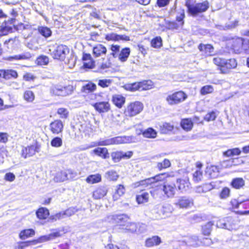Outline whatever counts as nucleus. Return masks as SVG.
Here are the masks:
<instances>
[{
    "label": "nucleus",
    "mask_w": 249,
    "mask_h": 249,
    "mask_svg": "<svg viewBox=\"0 0 249 249\" xmlns=\"http://www.w3.org/2000/svg\"><path fill=\"white\" fill-rule=\"evenodd\" d=\"M176 182L178 185L177 186V189H178L182 192L186 191L189 189L191 184L189 178L187 176L177 178Z\"/></svg>",
    "instance_id": "aec40b11"
},
{
    "label": "nucleus",
    "mask_w": 249,
    "mask_h": 249,
    "mask_svg": "<svg viewBox=\"0 0 249 249\" xmlns=\"http://www.w3.org/2000/svg\"><path fill=\"white\" fill-rule=\"evenodd\" d=\"M83 61V68L92 69L95 67V61L89 53H83L81 58Z\"/></svg>",
    "instance_id": "f3484780"
},
{
    "label": "nucleus",
    "mask_w": 249,
    "mask_h": 249,
    "mask_svg": "<svg viewBox=\"0 0 249 249\" xmlns=\"http://www.w3.org/2000/svg\"><path fill=\"white\" fill-rule=\"evenodd\" d=\"M193 180L196 183H198L202 180L203 178V173L202 170H196L192 175Z\"/></svg>",
    "instance_id": "3c124183"
},
{
    "label": "nucleus",
    "mask_w": 249,
    "mask_h": 249,
    "mask_svg": "<svg viewBox=\"0 0 249 249\" xmlns=\"http://www.w3.org/2000/svg\"><path fill=\"white\" fill-rule=\"evenodd\" d=\"M230 189L227 187H225L222 188L219 193V196L222 199H226L230 196Z\"/></svg>",
    "instance_id": "864d4df0"
},
{
    "label": "nucleus",
    "mask_w": 249,
    "mask_h": 249,
    "mask_svg": "<svg viewBox=\"0 0 249 249\" xmlns=\"http://www.w3.org/2000/svg\"><path fill=\"white\" fill-rule=\"evenodd\" d=\"M95 110L100 113L103 114L109 112L111 110V105L109 101H98L91 104Z\"/></svg>",
    "instance_id": "2eb2a0df"
},
{
    "label": "nucleus",
    "mask_w": 249,
    "mask_h": 249,
    "mask_svg": "<svg viewBox=\"0 0 249 249\" xmlns=\"http://www.w3.org/2000/svg\"><path fill=\"white\" fill-rule=\"evenodd\" d=\"M125 191V187L123 185H118L112 196L113 200L114 201H117L124 194Z\"/></svg>",
    "instance_id": "473e14b6"
},
{
    "label": "nucleus",
    "mask_w": 249,
    "mask_h": 249,
    "mask_svg": "<svg viewBox=\"0 0 249 249\" xmlns=\"http://www.w3.org/2000/svg\"><path fill=\"white\" fill-rule=\"evenodd\" d=\"M127 140V137L126 136H117L97 142H93L91 144L87 147V148L98 146L90 151V155L93 156L98 157L102 159H107L109 158V153L108 149L105 147H99L98 146L120 144L126 142Z\"/></svg>",
    "instance_id": "f257e3e1"
},
{
    "label": "nucleus",
    "mask_w": 249,
    "mask_h": 249,
    "mask_svg": "<svg viewBox=\"0 0 249 249\" xmlns=\"http://www.w3.org/2000/svg\"><path fill=\"white\" fill-rule=\"evenodd\" d=\"M165 176L166 178L172 177L168 172L160 173L153 177L146 178L135 182L134 183V188H141V190H144L145 188H150L151 189L150 193L153 197H161V185L156 184L162 181V176Z\"/></svg>",
    "instance_id": "f03ea898"
},
{
    "label": "nucleus",
    "mask_w": 249,
    "mask_h": 249,
    "mask_svg": "<svg viewBox=\"0 0 249 249\" xmlns=\"http://www.w3.org/2000/svg\"><path fill=\"white\" fill-rule=\"evenodd\" d=\"M141 134L143 137L149 139H154L157 136V131L152 127H148L144 130H142Z\"/></svg>",
    "instance_id": "4c0bfd02"
},
{
    "label": "nucleus",
    "mask_w": 249,
    "mask_h": 249,
    "mask_svg": "<svg viewBox=\"0 0 249 249\" xmlns=\"http://www.w3.org/2000/svg\"><path fill=\"white\" fill-rule=\"evenodd\" d=\"M107 53V48L101 44H97L92 48V54L94 57H99L106 55Z\"/></svg>",
    "instance_id": "4be33fe9"
},
{
    "label": "nucleus",
    "mask_w": 249,
    "mask_h": 249,
    "mask_svg": "<svg viewBox=\"0 0 249 249\" xmlns=\"http://www.w3.org/2000/svg\"><path fill=\"white\" fill-rule=\"evenodd\" d=\"M130 54V49L128 47H125L120 51V53L118 54V59L122 62H125Z\"/></svg>",
    "instance_id": "e433bc0d"
},
{
    "label": "nucleus",
    "mask_w": 249,
    "mask_h": 249,
    "mask_svg": "<svg viewBox=\"0 0 249 249\" xmlns=\"http://www.w3.org/2000/svg\"><path fill=\"white\" fill-rule=\"evenodd\" d=\"M175 204L176 206L179 208L187 209L193 205L194 201L191 197L182 196L178 198Z\"/></svg>",
    "instance_id": "dca6fc26"
},
{
    "label": "nucleus",
    "mask_w": 249,
    "mask_h": 249,
    "mask_svg": "<svg viewBox=\"0 0 249 249\" xmlns=\"http://www.w3.org/2000/svg\"><path fill=\"white\" fill-rule=\"evenodd\" d=\"M144 106L139 101H132L127 104L123 110L124 118H132L140 114L143 110Z\"/></svg>",
    "instance_id": "423d86ee"
},
{
    "label": "nucleus",
    "mask_w": 249,
    "mask_h": 249,
    "mask_svg": "<svg viewBox=\"0 0 249 249\" xmlns=\"http://www.w3.org/2000/svg\"><path fill=\"white\" fill-rule=\"evenodd\" d=\"M174 124L170 123L164 122L160 126V131L161 134H169L174 129Z\"/></svg>",
    "instance_id": "f704fd0d"
},
{
    "label": "nucleus",
    "mask_w": 249,
    "mask_h": 249,
    "mask_svg": "<svg viewBox=\"0 0 249 249\" xmlns=\"http://www.w3.org/2000/svg\"><path fill=\"white\" fill-rule=\"evenodd\" d=\"M107 178L110 181H116L119 178L117 172L114 170H109L106 173Z\"/></svg>",
    "instance_id": "bf43d9fd"
},
{
    "label": "nucleus",
    "mask_w": 249,
    "mask_h": 249,
    "mask_svg": "<svg viewBox=\"0 0 249 249\" xmlns=\"http://www.w3.org/2000/svg\"><path fill=\"white\" fill-rule=\"evenodd\" d=\"M151 46L158 48L162 46V39L160 36H156L153 38L151 41Z\"/></svg>",
    "instance_id": "13d9d810"
},
{
    "label": "nucleus",
    "mask_w": 249,
    "mask_h": 249,
    "mask_svg": "<svg viewBox=\"0 0 249 249\" xmlns=\"http://www.w3.org/2000/svg\"><path fill=\"white\" fill-rule=\"evenodd\" d=\"M230 49L236 54L244 53L249 54V39L242 37H236L231 39Z\"/></svg>",
    "instance_id": "39448f33"
},
{
    "label": "nucleus",
    "mask_w": 249,
    "mask_h": 249,
    "mask_svg": "<svg viewBox=\"0 0 249 249\" xmlns=\"http://www.w3.org/2000/svg\"><path fill=\"white\" fill-rule=\"evenodd\" d=\"M71 173V171L69 170L59 172L55 177L56 181L57 182H63L68 179V175Z\"/></svg>",
    "instance_id": "58836bf2"
},
{
    "label": "nucleus",
    "mask_w": 249,
    "mask_h": 249,
    "mask_svg": "<svg viewBox=\"0 0 249 249\" xmlns=\"http://www.w3.org/2000/svg\"><path fill=\"white\" fill-rule=\"evenodd\" d=\"M188 98L187 94L183 90L174 91L168 94L165 99L169 106H175L181 104Z\"/></svg>",
    "instance_id": "9d476101"
},
{
    "label": "nucleus",
    "mask_w": 249,
    "mask_h": 249,
    "mask_svg": "<svg viewBox=\"0 0 249 249\" xmlns=\"http://www.w3.org/2000/svg\"><path fill=\"white\" fill-rule=\"evenodd\" d=\"M162 242L161 238L158 235H154L147 238L145 241V246L150 248L159 246Z\"/></svg>",
    "instance_id": "bb28decb"
},
{
    "label": "nucleus",
    "mask_w": 249,
    "mask_h": 249,
    "mask_svg": "<svg viewBox=\"0 0 249 249\" xmlns=\"http://www.w3.org/2000/svg\"><path fill=\"white\" fill-rule=\"evenodd\" d=\"M75 88L72 85L62 86L57 85L52 89V93L56 96H66L71 94Z\"/></svg>",
    "instance_id": "4468645a"
},
{
    "label": "nucleus",
    "mask_w": 249,
    "mask_h": 249,
    "mask_svg": "<svg viewBox=\"0 0 249 249\" xmlns=\"http://www.w3.org/2000/svg\"><path fill=\"white\" fill-rule=\"evenodd\" d=\"M242 151L238 147L228 149L226 151H224L222 153L223 156L224 157H233L236 156H239L241 154Z\"/></svg>",
    "instance_id": "72a5a7b5"
},
{
    "label": "nucleus",
    "mask_w": 249,
    "mask_h": 249,
    "mask_svg": "<svg viewBox=\"0 0 249 249\" xmlns=\"http://www.w3.org/2000/svg\"><path fill=\"white\" fill-rule=\"evenodd\" d=\"M35 245L33 240L20 241L17 243L15 249H26L27 248Z\"/></svg>",
    "instance_id": "49530a36"
},
{
    "label": "nucleus",
    "mask_w": 249,
    "mask_h": 249,
    "mask_svg": "<svg viewBox=\"0 0 249 249\" xmlns=\"http://www.w3.org/2000/svg\"><path fill=\"white\" fill-rule=\"evenodd\" d=\"M36 234L35 230L33 229H26L21 230L18 234L21 240H25L33 237Z\"/></svg>",
    "instance_id": "7c9ffc66"
},
{
    "label": "nucleus",
    "mask_w": 249,
    "mask_h": 249,
    "mask_svg": "<svg viewBox=\"0 0 249 249\" xmlns=\"http://www.w3.org/2000/svg\"><path fill=\"white\" fill-rule=\"evenodd\" d=\"M180 126L186 132L190 131L193 128L194 123L191 118L181 119Z\"/></svg>",
    "instance_id": "c85d7f7f"
},
{
    "label": "nucleus",
    "mask_w": 249,
    "mask_h": 249,
    "mask_svg": "<svg viewBox=\"0 0 249 249\" xmlns=\"http://www.w3.org/2000/svg\"><path fill=\"white\" fill-rule=\"evenodd\" d=\"M213 62L221 74H229L237 66V60L234 58L228 59L218 56L213 59Z\"/></svg>",
    "instance_id": "20e7f679"
},
{
    "label": "nucleus",
    "mask_w": 249,
    "mask_h": 249,
    "mask_svg": "<svg viewBox=\"0 0 249 249\" xmlns=\"http://www.w3.org/2000/svg\"><path fill=\"white\" fill-rule=\"evenodd\" d=\"M198 49L205 57L211 56L214 54V47L211 44L200 43L198 46Z\"/></svg>",
    "instance_id": "6ab92c4d"
},
{
    "label": "nucleus",
    "mask_w": 249,
    "mask_h": 249,
    "mask_svg": "<svg viewBox=\"0 0 249 249\" xmlns=\"http://www.w3.org/2000/svg\"><path fill=\"white\" fill-rule=\"evenodd\" d=\"M199 92L202 96L212 94L214 92V88L211 85H205L200 88Z\"/></svg>",
    "instance_id": "a18cd8bd"
},
{
    "label": "nucleus",
    "mask_w": 249,
    "mask_h": 249,
    "mask_svg": "<svg viewBox=\"0 0 249 249\" xmlns=\"http://www.w3.org/2000/svg\"><path fill=\"white\" fill-rule=\"evenodd\" d=\"M219 169L218 166L212 165L206 167L205 174L210 178H215L218 176Z\"/></svg>",
    "instance_id": "393cba45"
},
{
    "label": "nucleus",
    "mask_w": 249,
    "mask_h": 249,
    "mask_svg": "<svg viewBox=\"0 0 249 249\" xmlns=\"http://www.w3.org/2000/svg\"><path fill=\"white\" fill-rule=\"evenodd\" d=\"M111 101L113 104L117 108L120 109L124 106L126 99L122 94H116L112 96Z\"/></svg>",
    "instance_id": "412c9836"
},
{
    "label": "nucleus",
    "mask_w": 249,
    "mask_h": 249,
    "mask_svg": "<svg viewBox=\"0 0 249 249\" xmlns=\"http://www.w3.org/2000/svg\"><path fill=\"white\" fill-rule=\"evenodd\" d=\"M149 198L148 192H142L141 194L137 195L136 196V200L138 204H141L148 201Z\"/></svg>",
    "instance_id": "37998d69"
},
{
    "label": "nucleus",
    "mask_w": 249,
    "mask_h": 249,
    "mask_svg": "<svg viewBox=\"0 0 249 249\" xmlns=\"http://www.w3.org/2000/svg\"><path fill=\"white\" fill-rule=\"evenodd\" d=\"M128 90L131 92L140 91V82H135L128 85Z\"/></svg>",
    "instance_id": "0e129e2a"
},
{
    "label": "nucleus",
    "mask_w": 249,
    "mask_h": 249,
    "mask_svg": "<svg viewBox=\"0 0 249 249\" xmlns=\"http://www.w3.org/2000/svg\"><path fill=\"white\" fill-rule=\"evenodd\" d=\"M63 144L62 138L59 137H55L53 138L51 141V145L52 147H60Z\"/></svg>",
    "instance_id": "4d7b16f0"
},
{
    "label": "nucleus",
    "mask_w": 249,
    "mask_h": 249,
    "mask_svg": "<svg viewBox=\"0 0 249 249\" xmlns=\"http://www.w3.org/2000/svg\"><path fill=\"white\" fill-rule=\"evenodd\" d=\"M32 55L31 53L27 52L20 54L10 56L8 57L7 60L9 61L13 60H27L30 59Z\"/></svg>",
    "instance_id": "a19ab883"
},
{
    "label": "nucleus",
    "mask_w": 249,
    "mask_h": 249,
    "mask_svg": "<svg viewBox=\"0 0 249 249\" xmlns=\"http://www.w3.org/2000/svg\"><path fill=\"white\" fill-rule=\"evenodd\" d=\"M16 21V19L10 18L3 22L0 26V37L13 33V29L18 30V25H15Z\"/></svg>",
    "instance_id": "ddd939ff"
},
{
    "label": "nucleus",
    "mask_w": 249,
    "mask_h": 249,
    "mask_svg": "<svg viewBox=\"0 0 249 249\" xmlns=\"http://www.w3.org/2000/svg\"><path fill=\"white\" fill-rule=\"evenodd\" d=\"M245 184V180L242 178H233L231 183L230 185L234 189L239 190L242 188Z\"/></svg>",
    "instance_id": "2f4dec72"
},
{
    "label": "nucleus",
    "mask_w": 249,
    "mask_h": 249,
    "mask_svg": "<svg viewBox=\"0 0 249 249\" xmlns=\"http://www.w3.org/2000/svg\"><path fill=\"white\" fill-rule=\"evenodd\" d=\"M34 241V243L35 245L45 242H47L51 240L49 234L48 235H44L39 236L37 239H33Z\"/></svg>",
    "instance_id": "680f3d73"
},
{
    "label": "nucleus",
    "mask_w": 249,
    "mask_h": 249,
    "mask_svg": "<svg viewBox=\"0 0 249 249\" xmlns=\"http://www.w3.org/2000/svg\"><path fill=\"white\" fill-rule=\"evenodd\" d=\"M54 231L49 234L51 240H53L56 238L60 237L68 232L65 227L60 229H55Z\"/></svg>",
    "instance_id": "c9c22d12"
},
{
    "label": "nucleus",
    "mask_w": 249,
    "mask_h": 249,
    "mask_svg": "<svg viewBox=\"0 0 249 249\" xmlns=\"http://www.w3.org/2000/svg\"><path fill=\"white\" fill-rule=\"evenodd\" d=\"M38 32L45 38L49 37L51 36L52 32L51 30L45 26H41L38 28Z\"/></svg>",
    "instance_id": "8fccbe9b"
},
{
    "label": "nucleus",
    "mask_w": 249,
    "mask_h": 249,
    "mask_svg": "<svg viewBox=\"0 0 249 249\" xmlns=\"http://www.w3.org/2000/svg\"><path fill=\"white\" fill-rule=\"evenodd\" d=\"M36 215L39 220H45L49 217L50 212L47 208L40 207L36 210Z\"/></svg>",
    "instance_id": "cd10ccee"
},
{
    "label": "nucleus",
    "mask_w": 249,
    "mask_h": 249,
    "mask_svg": "<svg viewBox=\"0 0 249 249\" xmlns=\"http://www.w3.org/2000/svg\"><path fill=\"white\" fill-rule=\"evenodd\" d=\"M23 98L27 102L32 103L35 99V95L32 90H26L23 93Z\"/></svg>",
    "instance_id": "c03bdc74"
},
{
    "label": "nucleus",
    "mask_w": 249,
    "mask_h": 249,
    "mask_svg": "<svg viewBox=\"0 0 249 249\" xmlns=\"http://www.w3.org/2000/svg\"><path fill=\"white\" fill-rule=\"evenodd\" d=\"M107 193V188L104 186H99L92 192V197L94 199H100L106 196Z\"/></svg>",
    "instance_id": "5701e85b"
},
{
    "label": "nucleus",
    "mask_w": 249,
    "mask_h": 249,
    "mask_svg": "<svg viewBox=\"0 0 249 249\" xmlns=\"http://www.w3.org/2000/svg\"><path fill=\"white\" fill-rule=\"evenodd\" d=\"M171 165V162L169 160L164 159L161 162H159L157 163V168L159 171L167 169Z\"/></svg>",
    "instance_id": "09e8293b"
},
{
    "label": "nucleus",
    "mask_w": 249,
    "mask_h": 249,
    "mask_svg": "<svg viewBox=\"0 0 249 249\" xmlns=\"http://www.w3.org/2000/svg\"><path fill=\"white\" fill-rule=\"evenodd\" d=\"M162 178V184H160L161 185V196L162 195L164 197L170 198H173L176 194L177 187L174 181H168L167 178L165 176ZM159 184V183L158 184Z\"/></svg>",
    "instance_id": "6e6552de"
},
{
    "label": "nucleus",
    "mask_w": 249,
    "mask_h": 249,
    "mask_svg": "<svg viewBox=\"0 0 249 249\" xmlns=\"http://www.w3.org/2000/svg\"><path fill=\"white\" fill-rule=\"evenodd\" d=\"M36 153L35 147L34 145H31L23 147L21 151V156L24 159L33 156Z\"/></svg>",
    "instance_id": "c756f323"
},
{
    "label": "nucleus",
    "mask_w": 249,
    "mask_h": 249,
    "mask_svg": "<svg viewBox=\"0 0 249 249\" xmlns=\"http://www.w3.org/2000/svg\"><path fill=\"white\" fill-rule=\"evenodd\" d=\"M185 10L182 8L176 16L175 20H168L166 22V29L174 31L182 28L185 24Z\"/></svg>",
    "instance_id": "1a4fd4ad"
},
{
    "label": "nucleus",
    "mask_w": 249,
    "mask_h": 249,
    "mask_svg": "<svg viewBox=\"0 0 249 249\" xmlns=\"http://www.w3.org/2000/svg\"><path fill=\"white\" fill-rule=\"evenodd\" d=\"M102 180V176L100 174L90 175L88 176L86 181L89 184H95L101 182Z\"/></svg>",
    "instance_id": "ea45409f"
},
{
    "label": "nucleus",
    "mask_w": 249,
    "mask_h": 249,
    "mask_svg": "<svg viewBox=\"0 0 249 249\" xmlns=\"http://www.w3.org/2000/svg\"><path fill=\"white\" fill-rule=\"evenodd\" d=\"M96 89L97 86L95 84L91 82H89L82 86L81 91L84 92H86L87 91L91 92L95 91Z\"/></svg>",
    "instance_id": "de8ad7c7"
},
{
    "label": "nucleus",
    "mask_w": 249,
    "mask_h": 249,
    "mask_svg": "<svg viewBox=\"0 0 249 249\" xmlns=\"http://www.w3.org/2000/svg\"><path fill=\"white\" fill-rule=\"evenodd\" d=\"M18 73L15 70L12 69L0 70V77L6 80H9L11 78L16 79L18 78Z\"/></svg>",
    "instance_id": "b1692460"
},
{
    "label": "nucleus",
    "mask_w": 249,
    "mask_h": 249,
    "mask_svg": "<svg viewBox=\"0 0 249 249\" xmlns=\"http://www.w3.org/2000/svg\"><path fill=\"white\" fill-rule=\"evenodd\" d=\"M193 0H186L185 5L187 8V12L192 16H196L206 12L209 8V2L205 0L195 5L193 4Z\"/></svg>",
    "instance_id": "0eeeda50"
},
{
    "label": "nucleus",
    "mask_w": 249,
    "mask_h": 249,
    "mask_svg": "<svg viewBox=\"0 0 249 249\" xmlns=\"http://www.w3.org/2000/svg\"><path fill=\"white\" fill-rule=\"evenodd\" d=\"M213 225V222L208 221L201 226V234L204 236L201 241L203 245L208 246L213 244L210 236L211 234Z\"/></svg>",
    "instance_id": "9b49d317"
},
{
    "label": "nucleus",
    "mask_w": 249,
    "mask_h": 249,
    "mask_svg": "<svg viewBox=\"0 0 249 249\" xmlns=\"http://www.w3.org/2000/svg\"><path fill=\"white\" fill-rule=\"evenodd\" d=\"M112 160L114 162H118L122 160L121 159V151H116L111 153V154Z\"/></svg>",
    "instance_id": "e2e57ef3"
},
{
    "label": "nucleus",
    "mask_w": 249,
    "mask_h": 249,
    "mask_svg": "<svg viewBox=\"0 0 249 249\" xmlns=\"http://www.w3.org/2000/svg\"><path fill=\"white\" fill-rule=\"evenodd\" d=\"M231 208L232 210L238 209L241 205H244V201L239 202L236 199H232L230 202Z\"/></svg>",
    "instance_id": "69168bd1"
},
{
    "label": "nucleus",
    "mask_w": 249,
    "mask_h": 249,
    "mask_svg": "<svg viewBox=\"0 0 249 249\" xmlns=\"http://www.w3.org/2000/svg\"><path fill=\"white\" fill-rule=\"evenodd\" d=\"M49 62V57L46 55H41L37 57L36 64L38 65H47Z\"/></svg>",
    "instance_id": "603ef678"
},
{
    "label": "nucleus",
    "mask_w": 249,
    "mask_h": 249,
    "mask_svg": "<svg viewBox=\"0 0 249 249\" xmlns=\"http://www.w3.org/2000/svg\"><path fill=\"white\" fill-rule=\"evenodd\" d=\"M105 38L108 41H117L121 40L129 41L130 40L129 37L127 36L117 35L114 33L106 35Z\"/></svg>",
    "instance_id": "a878e982"
},
{
    "label": "nucleus",
    "mask_w": 249,
    "mask_h": 249,
    "mask_svg": "<svg viewBox=\"0 0 249 249\" xmlns=\"http://www.w3.org/2000/svg\"><path fill=\"white\" fill-rule=\"evenodd\" d=\"M112 83V80L109 79H102L98 80L97 84L98 86L102 88L108 87Z\"/></svg>",
    "instance_id": "5fc2aeb1"
},
{
    "label": "nucleus",
    "mask_w": 249,
    "mask_h": 249,
    "mask_svg": "<svg viewBox=\"0 0 249 249\" xmlns=\"http://www.w3.org/2000/svg\"><path fill=\"white\" fill-rule=\"evenodd\" d=\"M110 49L111 51L110 55L114 58H116L120 52V46L119 45L112 44L110 46Z\"/></svg>",
    "instance_id": "052dcab7"
},
{
    "label": "nucleus",
    "mask_w": 249,
    "mask_h": 249,
    "mask_svg": "<svg viewBox=\"0 0 249 249\" xmlns=\"http://www.w3.org/2000/svg\"><path fill=\"white\" fill-rule=\"evenodd\" d=\"M216 118V113L214 111H212L206 114L204 118L205 121L210 122L214 121Z\"/></svg>",
    "instance_id": "338daca9"
},
{
    "label": "nucleus",
    "mask_w": 249,
    "mask_h": 249,
    "mask_svg": "<svg viewBox=\"0 0 249 249\" xmlns=\"http://www.w3.org/2000/svg\"><path fill=\"white\" fill-rule=\"evenodd\" d=\"M133 155V152L132 151H129L124 152L121 151V159L122 160H127L130 159Z\"/></svg>",
    "instance_id": "774afa93"
},
{
    "label": "nucleus",
    "mask_w": 249,
    "mask_h": 249,
    "mask_svg": "<svg viewBox=\"0 0 249 249\" xmlns=\"http://www.w3.org/2000/svg\"><path fill=\"white\" fill-rule=\"evenodd\" d=\"M140 91L147 90L154 87L153 82L150 80H144L140 82Z\"/></svg>",
    "instance_id": "79ce46f5"
},
{
    "label": "nucleus",
    "mask_w": 249,
    "mask_h": 249,
    "mask_svg": "<svg viewBox=\"0 0 249 249\" xmlns=\"http://www.w3.org/2000/svg\"><path fill=\"white\" fill-rule=\"evenodd\" d=\"M64 125L60 120H55L51 122L49 125V129L54 135L59 134L63 131Z\"/></svg>",
    "instance_id": "a211bd4d"
},
{
    "label": "nucleus",
    "mask_w": 249,
    "mask_h": 249,
    "mask_svg": "<svg viewBox=\"0 0 249 249\" xmlns=\"http://www.w3.org/2000/svg\"><path fill=\"white\" fill-rule=\"evenodd\" d=\"M56 112L61 119H66L68 118L69 115V112L68 109L64 107L59 108Z\"/></svg>",
    "instance_id": "6e6d98bb"
},
{
    "label": "nucleus",
    "mask_w": 249,
    "mask_h": 249,
    "mask_svg": "<svg viewBox=\"0 0 249 249\" xmlns=\"http://www.w3.org/2000/svg\"><path fill=\"white\" fill-rule=\"evenodd\" d=\"M52 47L53 50L50 49V54L54 59L64 61L70 52L69 48L65 45H53Z\"/></svg>",
    "instance_id": "f8f14e48"
},
{
    "label": "nucleus",
    "mask_w": 249,
    "mask_h": 249,
    "mask_svg": "<svg viewBox=\"0 0 249 249\" xmlns=\"http://www.w3.org/2000/svg\"><path fill=\"white\" fill-rule=\"evenodd\" d=\"M107 221L117 229L130 232H136L138 226L135 222L130 221V218L124 214H113L107 217Z\"/></svg>",
    "instance_id": "7ed1b4c3"
}]
</instances>
